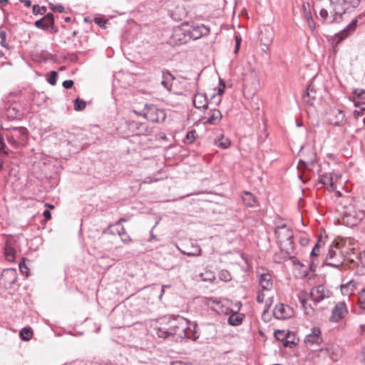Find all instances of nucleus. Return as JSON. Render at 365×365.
Masks as SVG:
<instances>
[{"instance_id": "38", "label": "nucleus", "mask_w": 365, "mask_h": 365, "mask_svg": "<svg viewBox=\"0 0 365 365\" xmlns=\"http://www.w3.org/2000/svg\"><path fill=\"white\" fill-rule=\"evenodd\" d=\"M46 11L47 9L44 6H40L39 5L35 4L33 6L32 8L33 14L35 16H37L38 14L43 15L46 14Z\"/></svg>"}, {"instance_id": "23", "label": "nucleus", "mask_w": 365, "mask_h": 365, "mask_svg": "<svg viewBox=\"0 0 365 365\" xmlns=\"http://www.w3.org/2000/svg\"><path fill=\"white\" fill-rule=\"evenodd\" d=\"M208 114L209 116L206 122L211 125H216L220 121L222 118L221 112L215 108L211 109L210 113Z\"/></svg>"}, {"instance_id": "3", "label": "nucleus", "mask_w": 365, "mask_h": 365, "mask_svg": "<svg viewBox=\"0 0 365 365\" xmlns=\"http://www.w3.org/2000/svg\"><path fill=\"white\" fill-rule=\"evenodd\" d=\"M2 129L6 131V137L9 143L15 147L24 145L28 140V130L25 127H9Z\"/></svg>"}, {"instance_id": "55", "label": "nucleus", "mask_w": 365, "mask_h": 365, "mask_svg": "<svg viewBox=\"0 0 365 365\" xmlns=\"http://www.w3.org/2000/svg\"><path fill=\"white\" fill-rule=\"evenodd\" d=\"M307 23H308L309 28L312 31H314L315 29V24L312 19L311 12H309V21H307Z\"/></svg>"}, {"instance_id": "54", "label": "nucleus", "mask_w": 365, "mask_h": 365, "mask_svg": "<svg viewBox=\"0 0 365 365\" xmlns=\"http://www.w3.org/2000/svg\"><path fill=\"white\" fill-rule=\"evenodd\" d=\"M272 302H273V297H269L266 300L265 307H264V309L263 312V314H265L266 313H267L269 312V309L270 307L272 306Z\"/></svg>"}, {"instance_id": "24", "label": "nucleus", "mask_w": 365, "mask_h": 365, "mask_svg": "<svg viewBox=\"0 0 365 365\" xmlns=\"http://www.w3.org/2000/svg\"><path fill=\"white\" fill-rule=\"evenodd\" d=\"M242 199L247 207H253L256 205L257 201L255 197L249 192H245Z\"/></svg>"}, {"instance_id": "11", "label": "nucleus", "mask_w": 365, "mask_h": 365, "mask_svg": "<svg viewBox=\"0 0 365 365\" xmlns=\"http://www.w3.org/2000/svg\"><path fill=\"white\" fill-rule=\"evenodd\" d=\"M302 155L303 158L299 159L297 168H304L311 170L316 162L315 153L312 149H309V153L306 155L304 153H302Z\"/></svg>"}, {"instance_id": "58", "label": "nucleus", "mask_w": 365, "mask_h": 365, "mask_svg": "<svg viewBox=\"0 0 365 365\" xmlns=\"http://www.w3.org/2000/svg\"><path fill=\"white\" fill-rule=\"evenodd\" d=\"M354 93L356 94L358 96V98H359L361 99L365 98V91L364 90L358 91L357 89H355L354 91Z\"/></svg>"}, {"instance_id": "43", "label": "nucleus", "mask_w": 365, "mask_h": 365, "mask_svg": "<svg viewBox=\"0 0 365 365\" xmlns=\"http://www.w3.org/2000/svg\"><path fill=\"white\" fill-rule=\"evenodd\" d=\"M196 136V131L195 130H192L187 133L184 141L185 143L188 144L192 143L195 139Z\"/></svg>"}, {"instance_id": "20", "label": "nucleus", "mask_w": 365, "mask_h": 365, "mask_svg": "<svg viewBox=\"0 0 365 365\" xmlns=\"http://www.w3.org/2000/svg\"><path fill=\"white\" fill-rule=\"evenodd\" d=\"M274 35L272 31L264 29L259 34V40L261 43L264 45L266 49L269 48V44L272 42Z\"/></svg>"}, {"instance_id": "46", "label": "nucleus", "mask_w": 365, "mask_h": 365, "mask_svg": "<svg viewBox=\"0 0 365 365\" xmlns=\"http://www.w3.org/2000/svg\"><path fill=\"white\" fill-rule=\"evenodd\" d=\"M169 332H170V327H168V329L161 327V328L158 329L157 334L159 337L166 338L170 336H172L171 334H170Z\"/></svg>"}, {"instance_id": "37", "label": "nucleus", "mask_w": 365, "mask_h": 365, "mask_svg": "<svg viewBox=\"0 0 365 365\" xmlns=\"http://www.w3.org/2000/svg\"><path fill=\"white\" fill-rule=\"evenodd\" d=\"M57 78H58V73L55 71H52L49 73H48L46 81L51 85L55 86L57 82Z\"/></svg>"}, {"instance_id": "28", "label": "nucleus", "mask_w": 365, "mask_h": 365, "mask_svg": "<svg viewBox=\"0 0 365 365\" xmlns=\"http://www.w3.org/2000/svg\"><path fill=\"white\" fill-rule=\"evenodd\" d=\"M334 112L336 120L334 122V125L336 126L343 125L346 121L344 113L341 110H336Z\"/></svg>"}, {"instance_id": "25", "label": "nucleus", "mask_w": 365, "mask_h": 365, "mask_svg": "<svg viewBox=\"0 0 365 365\" xmlns=\"http://www.w3.org/2000/svg\"><path fill=\"white\" fill-rule=\"evenodd\" d=\"M6 117L9 120H14L17 118L19 115V110L14 104H11L8 106L6 112Z\"/></svg>"}, {"instance_id": "63", "label": "nucleus", "mask_w": 365, "mask_h": 365, "mask_svg": "<svg viewBox=\"0 0 365 365\" xmlns=\"http://www.w3.org/2000/svg\"><path fill=\"white\" fill-rule=\"evenodd\" d=\"M317 264L314 263V260H312L309 264V270L311 272H314Z\"/></svg>"}, {"instance_id": "1", "label": "nucleus", "mask_w": 365, "mask_h": 365, "mask_svg": "<svg viewBox=\"0 0 365 365\" xmlns=\"http://www.w3.org/2000/svg\"><path fill=\"white\" fill-rule=\"evenodd\" d=\"M328 5L322 8L319 16L329 23L338 22L342 15L354 11L360 3V0H327Z\"/></svg>"}, {"instance_id": "64", "label": "nucleus", "mask_w": 365, "mask_h": 365, "mask_svg": "<svg viewBox=\"0 0 365 365\" xmlns=\"http://www.w3.org/2000/svg\"><path fill=\"white\" fill-rule=\"evenodd\" d=\"M361 355V361L365 363V347L362 349Z\"/></svg>"}, {"instance_id": "30", "label": "nucleus", "mask_w": 365, "mask_h": 365, "mask_svg": "<svg viewBox=\"0 0 365 365\" xmlns=\"http://www.w3.org/2000/svg\"><path fill=\"white\" fill-rule=\"evenodd\" d=\"M227 322L231 326H239L242 322V317L235 312L228 317Z\"/></svg>"}, {"instance_id": "21", "label": "nucleus", "mask_w": 365, "mask_h": 365, "mask_svg": "<svg viewBox=\"0 0 365 365\" xmlns=\"http://www.w3.org/2000/svg\"><path fill=\"white\" fill-rule=\"evenodd\" d=\"M259 284L262 291L270 290L272 287L270 275L269 274H261L259 279Z\"/></svg>"}, {"instance_id": "61", "label": "nucleus", "mask_w": 365, "mask_h": 365, "mask_svg": "<svg viewBox=\"0 0 365 365\" xmlns=\"http://www.w3.org/2000/svg\"><path fill=\"white\" fill-rule=\"evenodd\" d=\"M43 215L46 220H48L51 217V212L48 210H45L43 212Z\"/></svg>"}, {"instance_id": "34", "label": "nucleus", "mask_w": 365, "mask_h": 365, "mask_svg": "<svg viewBox=\"0 0 365 365\" xmlns=\"http://www.w3.org/2000/svg\"><path fill=\"white\" fill-rule=\"evenodd\" d=\"M86 106V103L85 101L81 99L80 98H76L74 101V110L76 111L83 110Z\"/></svg>"}, {"instance_id": "42", "label": "nucleus", "mask_w": 365, "mask_h": 365, "mask_svg": "<svg viewBox=\"0 0 365 365\" xmlns=\"http://www.w3.org/2000/svg\"><path fill=\"white\" fill-rule=\"evenodd\" d=\"M313 93H314V86L312 83H310L308 87H307V92L303 95V98L305 101H307V103L309 102V100H307V98H309V97H312L313 98H314V96H313Z\"/></svg>"}, {"instance_id": "15", "label": "nucleus", "mask_w": 365, "mask_h": 365, "mask_svg": "<svg viewBox=\"0 0 365 365\" xmlns=\"http://www.w3.org/2000/svg\"><path fill=\"white\" fill-rule=\"evenodd\" d=\"M113 227H114V225L108 226L103 231V234L115 235L117 233L121 237L122 242L125 244H128L132 241L130 237L127 234L124 227H120V228L116 230V232L113 230Z\"/></svg>"}, {"instance_id": "9", "label": "nucleus", "mask_w": 365, "mask_h": 365, "mask_svg": "<svg viewBox=\"0 0 365 365\" xmlns=\"http://www.w3.org/2000/svg\"><path fill=\"white\" fill-rule=\"evenodd\" d=\"M292 312L290 307H285L283 304H278L273 310V315L277 319H285L291 317Z\"/></svg>"}, {"instance_id": "62", "label": "nucleus", "mask_w": 365, "mask_h": 365, "mask_svg": "<svg viewBox=\"0 0 365 365\" xmlns=\"http://www.w3.org/2000/svg\"><path fill=\"white\" fill-rule=\"evenodd\" d=\"M21 3H23L27 8L31 6V1L30 0H19Z\"/></svg>"}, {"instance_id": "44", "label": "nucleus", "mask_w": 365, "mask_h": 365, "mask_svg": "<svg viewBox=\"0 0 365 365\" xmlns=\"http://www.w3.org/2000/svg\"><path fill=\"white\" fill-rule=\"evenodd\" d=\"M354 106L356 107H358V110H355L354 111V116L355 118H359L360 116H361L364 114V112L365 111V107H360V103L359 102H354Z\"/></svg>"}, {"instance_id": "7", "label": "nucleus", "mask_w": 365, "mask_h": 365, "mask_svg": "<svg viewBox=\"0 0 365 365\" xmlns=\"http://www.w3.org/2000/svg\"><path fill=\"white\" fill-rule=\"evenodd\" d=\"M365 16L364 14H361L358 15L355 19H354L349 25H347L342 31H341L338 34H336V37L339 38L338 42H340L347 38L351 33H353L357 26V24L359 19H362Z\"/></svg>"}, {"instance_id": "60", "label": "nucleus", "mask_w": 365, "mask_h": 365, "mask_svg": "<svg viewBox=\"0 0 365 365\" xmlns=\"http://www.w3.org/2000/svg\"><path fill=\"white\" fill-rule=\"evenodd\" d=\"M288 338H289V336L287 334L286 338L282 341L283 342V345L285 347H291L292 346L291 345L294 344V342L292 341H289L288 339Z\"/></svg>"}, {"instance_id": "2", "label": "nucleus", "mask_w": 365, "mask_h": 365, "mask_svg": "<svg viewBox=\"0 0 365 365\" xmlns=\"http://www.w3.org/2000/svg\"><path fill=\"white\" fill-rule=\"evenodd\" d=\"M170 334L181 339H188L193 341L199 338L196 331L197 325L190 323L182 317H177L169 322Z\"/></svg>"}, {"instance_id": "40", "label": "nucleus", "mask_w": 365, "mask_h": 365, "mask_svg": "<svg viewBox=\"0 0 365 365\" xmlns=\"http://www.w3.org/2000/svg\"><path fill=\"white\" fill-rule=\"evenodd\" d=\"M218 276L220 280L224 282H229L232 279L230 272L226 269L220 271Z\"/></svg>"}, {"instance_id": "16", "label": "nucleus", "mask_w": 365, "mask_h": 365, "mask_svg": "<svg viewBox=\"0 0 365 365\" xmlns=\"http://www.w3.org/2000/svg\"><path fill=\"white\" fill-rule=\"evenodd\" d=\"M212 101L210 99L209 102L205 94L197 93L193 98V104L197 109L208 108L209 104L212 103Z\"/></svg>"}, {"instance_id": "57", "label": "nucleus", "mask_w": 365, "mask_h": 365, "mask_svg": "<svg viewBox=\"0 0 365 365\" xmlns=\"http://www.w3.org/2000/svg\"><path fill=\"white\" fill-rule=\"evenodd\" d=\"M264 294L262 289L261 291H259L257 292V296L256 300L258 303H262L264 302Z\"/></svg>"}, {"instance_id": "41", "label": "nucleus", "mask_w": 365, "mask_h": 365, "mask_svg": "<svg viewBox=\"0 0 365 365\" xmlns=\"http://www.w3.org/2000/svg\"><path fill=\"white\" fill-rule=\"evenodd\" d=\"M299 301L301 302L302 306L304 309L305 313L307 314H311L313 312V308L311 304H308L306 299H302L299 297Z\"/></svg>"}, {"instance_id": "5", "label": "nucleus", "mask_w": 365, "mask_h": 365, "mask_svg": "<svg viewBox=\"0 0 365 365\" xmlns=\"http://www.w3.org/2000/svg\"><path fill=\"white\" fill-rule=\"evenodd\" d=\"M243 82L245 88L250 89L253 93L259 86V77L254 70H251L244 74Z\"/></svg>"}, {"instance_id": "8", "label": "nucleus", "mask_w": 365, "mask_h": 365, "mask_svg": "<svg viewBox=\"0 0 365 365\" xmlns=\"http://www.w3.org/2000/svg\"><path fill=\"white\" fill-rule=\"evenodd\" d=\"M348 314V309L344 302L336 304L331 312L330 321L337 322L342 319Z\"/></svg>"}, {"instance_id": "6", "label": "nucleus", "mask_w": 365, "mask_h": 365, "mask_svg": "<svg viewBox=\"0 0 365 365\" xmlns=\"http://www.w3.org/2000/svg\"><path fill=\"white\" fill-rule=\"evenodd\" d=\"M18 278L17 272L15 269L9 268L3 270L1 274V279L3 284L6 289H10L16 282Z\"/></svg>"}, {"instance_id": "50", "label": "nucleus", "mask_w": 365, "mask_h": 365, "mask_svg": "<svg viewBox=\"0 0 365 365\" xmlns=\"http://www.w3.org/2000/svg\"><path fill=\"white\" fill-rule=\"evenodd\" d=\"M49 8L54 12L56 11H58L59 13H63L64 12V6L61 4H59V5H54L52 3H50L49 4Z\"/></svg>"}, {"instance_id": "32", "label": "nucleus", "mask_w": 365, "mask_h": 365, "mask_svg": "<svg viewBox=\"0 0 365 365\" xmlns=\"http://www.w3.org/2000/svg\"><path fill=\"white\" fill-rule=\"evenodd\" d=\"M199 277L204 282H212L215 279V273L210 270L200 274Z\"/></svg>"}, {"instance_id": "51", "label": "nucleus", "mask_w": 365, "mask_h": 365, "mask_svg": "<svg viewBox=\"0 0 365 365\" xmlns=\"http://www.w3.org/2000/svg\"><path fill=\"white\" fill-rule=\"evenodd\" d=\"M6 33L4 30L0 31V44L1 46L9 48V45L6 43Z\"/></svg>"}, {"instance_id": "26", "label": "nucleus", "mask_w": 365, "mask_h": 365, "mask_svg": "<svg viewBox=\"0 0 365 365\" xmlns=\"http://www.w3.org/2000/svg\"><path fill=\"white\" fill-rule=\"evenodd\" d=\"M343 264V256L340 252H339L338 257L333 258L331 260H325L324 264L332 267H339Z\"/></svg>"}, {"instance_id": "19", "label": "nucleus", "mask_w": 365, "mask_h": 365, "mask_svg": "<svg viewBox=\"0 0 365 365\" xmlns=\"http://www.w3.org/2000/svg\"><path fill=\"white\" fill-rule=\"evenodd\" d=\"M361 220V217L353 215L350 213H345L342 217V224L348 227L357 225Z\"/></svg>"}, {"instance_id": "36", "label": "nucleus", "mask_w": 365, "mask_h": 365, "mask_svg": "<svg viewBox=\"0 0 365 365\" xmlns=\"http://www.w3.org/2000/svg\"><path fill=\"white\" fill-rule=\"evenodd\" d=\"M182 253L187 256H200L201 255V248L199 245H195L190 251H183Z\"/></svg>"}, {"instance_id": "13", "label": "nucleus", "mask_w": 365, "mask_h": 365, "mask_svg": "<svg viewBox=\"0 0 365 365\" xmlns=\"http://www.w3.org/2000/svg\"><path fill=\"white\" fill-rule=\"evenodd\" d=\"M275 235L277 242L293 238L292 230L288 228L286 225L277 226L275 229Z\"/></svg>"}, {"instance_id": "49", "label": "nucleus", "mask_w": 365, "mask_h": 365, "mask_svg": "<svg viewBox=\"0 0 365 365\" xmlns=\"http://www.w3.org/2000/svg\"><path fill=\"white\" fill-rule=\"evenodd\" d=\"M320 247V240H319L316 244L314 245V247L312 248V250L310 252V257L311 258H313L314 257H317L319 255V250Z\"/></svg>"}, {"instance_id": "35", "label": "nucleus", "mask_w": 365, "mask_h": 365, "mask_svg": "<svg viewBox=\"0 0 365 365\" xmlns=\"http://www.w3.org/2000/svg\"><path fill=\"white\" fill-rule=\"evenodd\" d=\"M319 182L324 185H330L331 187L334 185L332 177L330 175L320 176Z\"/></svg>"}, {"instance_id": "31", "label": "nucleus", "mask_w": 365, "mask_h": 365, "mask_svg": "<svg viewBox=\"0 0 365 365\" xmlns=\"http://www.w3.org/2000/svg\"><path fill=\"white\" fill-rule=\"evenodd\" d=\"M33 336L32 329L29 327H24L20 331L21 339L24 341H29Z\"/></svg>"}, {"instance_id": "56", "label": "nucleus", "mask_w": 365, "mask_h": 365, "mask_svg": "<svg viewBox=\"0 0 365 365\" xmlns=\"http://www.w3.org/2000/svg\"><path fill=\"white\" fill-rule=\"evenodd\" d=\"M74 84V82L73 80H66L63 82V88L66 89L71 88Z\"/></svg>"}, {"instance_id": "53", "label": "nucleus", "mask_w": 365, "mask_h": 365, "mask_svg": "<svg viewBox=\"0 0 365 365\" xmlns=\"http://www.w3.org/2000/svg\"><path fill=\"white\" fill-rule=\"evenodd\" d=\"M230 141L229 139L227 138H222L220 142H219V145L222 148H227L230 146Z\"/></svg>"}, {"instance_id": "22", "label": "nucleus", "mask_w": 365, "mask_h": 365, "mask_svg": "<svg viewBox=\"0 0 365 365\" xmlns=\"http://www.w3.org/2000/svg\"><path fill=\"white\" fill-rule=\"evenodd\" d=\"M4 254L9 261H14L16 256V250L11 241L6 240L4 245Z\"/></svg>"}, {"instance_id": "12", "label": "nucleus", "mask_w": 365, "mask_h": 365, "mask_svg": "<svg viewBox=\"0 0 365 365\" xmlns=\"http://www.w3.org/2000/svg\"><path fill=\"white\" fill-rule=\"evenodd\" d=\"M34 25L38 29L48 30L54 26V16L52 13H48L41 19L35 21Z\"/></svg>"}, {"instance_id": "59", "label": "nucleus", "mask_w": 365, "mask_h": 365, "mask_svg": "<svg viewBox=\"0 0 365 365\" xmlns=\"http://www.w3.org/2000/svg\"><path fill=\"white\" fill-rule=\"evenodd\" d=\"M285 257H288L289 259H290L292 261L293 264H299L301 267L304 266L303 264H302L297 257L292 256V255L286 256Z\"/></svg>"}, {"instance_id": "29", "label": "nucleus", "mask_w": 365, "mask_h": 365, "mask_svg": "<svg viewBox=\"0 0 365 365\" xmlns=\"http://www.w3.org/2000/svg\"><path fill=\"white\" fill-rule=\"evenodd\" d=\"M202 37V31H200L198 26H195L193 28L188 27V38L189 40L193 39L197 40Z\"/></svg>"}, {"instance_id": "14", "label": "nucleus", "mask_w": 365, "mask_h": 365, "mask_svg": "<svg viewBox=\"0 0 365 365\" xmlns=\"http://www.w3.org/2000/svg\"><path fill=\"white\" fill-rule=\"evenodd\" d=\"M173 37L179 42V43H185L189 41L188 38V27L181 26L174 29Z\"/></svg>"}, {"instance_id": "4", "label": "nucleus", "mask_w": 365, "mask_h": 365, "mask_svg": "<svg viewBox=\"0 0 365 365\" xmlns=\"http://www.w3.org/2000/svg\"><path fill=\"white\" fill-rule=\"evenodd\" d=\"M143 117L151 122L163 123L166 118V114L164 110L158 109L154 105L146 104L143 110Z\"/></svg>"}, {"instance_id": "52", "label": "nucleus", "mask_w": 365, "mask_h": 365, "mask_svg": "<svg viewBox=\"0 0 365 365\" xmlns=\"http://www.w3.org/2000/svg\"><path fill=\"white\" fill-rule=\"evenodd\" d=\"M197 26L200 29V31H202V36H207L210 34V27H208L204 24H201L200 26Z\"/></svg>"}, {"instance_id": "33", "label": "nucleus", "mask_w": 365, "mask_h": 365, "mask_svg": "<svg viewBox=\"0 0 365 365\" xmlns=\"http://www.w3.org/2000/svg\"><path fill=\"white\" fill-rule=\"evenodd\" d=\"M358 305L361 309L365 311V288L359 292Z\"/></svg>"}, {"instance_id": "17", "label": "nucleus", "mask_w": 365, "mask_h": 365, "mask_svg": "<svg viewBox=\"0 0 365 365\" xmlns=\"http://www.w3.org/2000/svg\"><path fill=\"white\" fill-rule=\"evenodd\" d=\"M310 297L316 305L326 297L324 286L319 285L313 288L310 292Z\"/></svg>"}, {"instance_id": "45", "label": "nucleus", "mask_w": 365, "mask_h": 365, "mask_svg": "<svg viewBox=\"0 0 365 365\" xmlns=\"http://www.w3.org/2000/svg\"><path fill=\"white\" fill-rule=\"evenodd\" d=\"M288 334H286L284 330H275L274 335L277 340L283 341V340L286 338L287 335Z\"/></svg>"}, {"instance_id": "10", "label": "nucleus", "mask_w": 365, "mask_h": 365, "mask_svg": "<svg viewBox=\"0 0 365 365\" xmlns=\"http://www.w3.org/2000/svg\"><path fill=\"white\" fill-rule=\"evenodd\" d=\"M322 342L321 330L319 327H314L312 332L307 334L304 339L307 346L319 345Z\"/></svg>"}, {"instance_id": "18", "label": "nucleus", "mask_w": 365, "mask_h": 365, "mask_svg": "<svg viewBox=\"0 0 365 365\" xmlns=\"http://www.w3.org/2000/svg\"><path fill=\"white\" fill-rule=\"evenodd\" d=\"M279 244L281 252L284 255V257L289 256L294 252V244L293 239H289L277 242Z\"/></svg>"}, {"instance_id": "48", "label": "nucleus", "mask_w": 365, "mask_h": 365, "mask_svg": "<svg viewBox=\"0 0 365 365\" xmlns=\"http://www.w3.org/2000/svg\"><path fill=\"white\" fill-rule=\"evenodd\" d=\"M339 252H336L333 248H330L326 257L325 260H331L333 258L338 257Z\"/></svg>"}, {"instance_id": "27", "label": "nucleus", "mask_w": 365, "mask_h": 365, "mask_svg": "<svg viewBox=\"0 0 365 365\" xmlns=\"http://www.w3.org/2000/svg\"><path fill=\"white\" fill-rule=\"evenodd\" d=\"M225 88V85L224 82L220 79V86L218 88L217 93L213 94L211 97V100L214 101V103L217 105L221 102V94L224 92Z\"/></svg>"}, {"instance_id": "47", "label": "nucleus", "mask_w": 365, "mask_h": 365, "mask_svg": "<svg viewBox=\"0 0 365 365\" xmlns=\"http://www.w3.org/2000/svg\"><path fill=\"white\" fill-rule=\"evenodd\" d=\"M19 266L20 271L21 272L22 274H25L26 275L29 274V269L26 264L24 258L21 259V260L19 262Z\"/></svg>"}, {"instance_id": "39", "label": "nucleus", "mask_w": 365, "mask_h": 365, "mask_svg": "<svg viewBox=\"0 0 365 365\" xmlns=\"http://www.w3.org/2000/svg\"><path fill=\"white\" fill-rule=\"evenodd\" d=\"M163 78L165 80L162 81L161 84L168 91L171 89V84L168 81V78H170L171 79H174V77L172 74L168 71L167 73H163Z\"/></svg>"}]
</instances>
